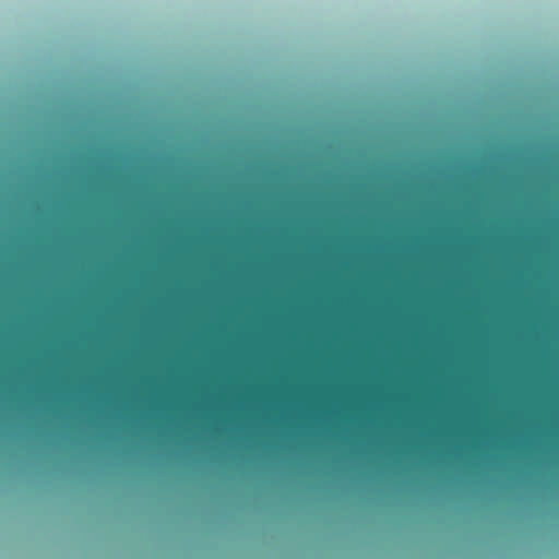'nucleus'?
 Masks as SVG:
<instances>
[{
    "label": "nucleus",
    "instance_id": "obj_5",
    "mask_svg": "<svg viewBox=\"0 0 559 559\" xmlns=\"http://www.w3.org/2000/svg\"><path fill=\"white\" fill-rule=\"evenodd\" d=\"M218 105H219V106H223L224 104H223V103H219Z\"/></svg>",
    "mask_w": 559,
    "mask_h": 559
},
{
    "label": "nucleus",
    "instance_id": "obj_3",
    "mask_svg": "<svg viewBox=\"0 0 559 559\" xmlns=\"http://www.w3.org/2000/svg\"><path fill=\"white\" fill-rule=\"evenodd\" d=\"M66 109H69L70 107L69 106H66L64 107ZM92 109H102L103 107H91Z\"/></svg>",
    "mask_w": 559,
    "mask_h": 559
},
{
    "label": "nucleus",
    "instance_id": "obj_10",
    "mask_svg": "<svg viewBox=\"0 0 559 559\" xmlns=\"http://www.w3.org/2000/svg\"><path fill=\"white\" fill-rule=\"evenodd\" d=\"M476 105H477V106H480L481 104H480V103H477Z\"/></svg>",
    "mask_w": 559,
    "mask_h": 559
},
{
    "label": "nucleus",
    "instance_id": "obj_8",
    "mask_svg": "<svg viewBox=\"0 0 559 559\" xmlns=\"http://www.w3.org/2000/svg\"><path fill=\"white\" fill-rule=\"evenodd\" d=\"M324 105H325V106H329L330 104H329V103H325Z\"/></svg>",
    "mask_w": 559,
    "mask_h": 559
},
{
    "label": "nucleus",
    "instance_id": "obj_12",
    "mask_svg": "<svg viewBox=\"0 0 559 559\" xmlns=\"http://www.w3.org/2000/svg\"><path fill=\"white\" fill-rule=\"evenodd\" d=\"M504 108H506V109H509L510 107H509V106H506Z\"/></svg>",
    "mask_w": 559,
    "mask_h": 559
},
{
    "label": "nucleus",
    "instance_id": "obj_1",
    "mask_svg": "<svg viewBox=\"0 0 559 559\" xmlns=\"http://www.w3.org/2000/svg\"><path fill=\"white\" fill-rule=\"evenodd\" d=\"M116 103H114L112 105H115ZM44 105H62V106H66V105H102L100 103H96V102H88V103H78V102H62V103H45Z\"/></svg>",
    "mask_w": 559,
    "mask_h": 559
},
{
    "label": "nucleus",
    "instance_id": "obj_9",
    "mask_svg": "<svg viewBox=\"0 0 559 559\" xmlns=\"http://www.w3.org/2000/svg\"><path fill=\"white\" fill-rule=\"evenodd\" d=\"M425 105H426V106H429L430 104H429V103H426Z\"/></svg>",
    "mask_w": 559,
    "mask_h": 559
},
{
    "label": "nucleus",
    "instance_id": "obj_4",
    "mask_svg": "<svg viewBox=\"0 0 559 559\" xmlns=\"http://www.w3.org/2000/svg\"><path fill=\"white\" fill-rule=\"evenodd\" d=\"M195 105H197V106H200L201 104H200V103H197Z\"/></svg>",
    "mask_w": 559,
    "mask_h": 559
},
{
    "label": "nucleus",
    "instance_id": "obj_2",
    "mask_svg": "<svg viewBox=\"0 0 559 559\" xmlns=\"http://www.w3.org/2000/svg\"><path fill=\"white\" fill-rule=\"evenodd\" d=\"M116 105H127V104H126V103H121V102H117V104H116ZM168 105H169V106H173V103H169Z\"/></svg>",
    "mask_w": 559,
    "mask_h": 559
},
{
    "label": "nucleus",
    "instance_id": "obj_6",
    "mask_svg": "<svg viewBox=\"0 0 559 559\" xmlns=\"http://www.w3.org/2000/svg\"><path fill=\"white\" fill-rule=\"evenodd\" d=\"M253 105H254V106H258L259 104H258V103H254Z\"/></svg>",
    "mask_w": 559,
    "mask_h": 559
},
{
    "label": "nucleus",
    "instance_id": "obj_7",
    "mask_svg": "<svg viewBox=\"0 0 559 559\" xmlns=\"http://www.w3.org/2000/svg\"><path fill=\"white\" fill-rule=\"evenodd\" d=\"M273 105H274V106H277L278 104H277V103H274Z\"/></svg>",
    "mask_w": 559,
    "mask_h": 559
},
{
    "label": "nucleus",
    "instance_id": "obj_11",
    "mask_svg": "<svg viewBox=\"0 0 559 559\" xmlns=\"http://www.w3.org/2000/svg\"><path fill=\"white\" fill-rule=\"evenodd\" d=\"M508 105H509V106H512L513 104H512V103H509Z\"/></svg>",
    "mask_w": 559,
    "mask_h": 559
}]
</instances>
